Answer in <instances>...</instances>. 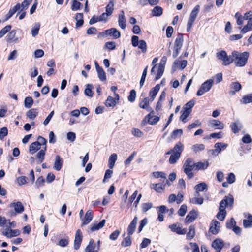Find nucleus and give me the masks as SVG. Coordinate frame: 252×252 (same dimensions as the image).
<instances>
[{"label": "nucleus", "mask_w": 252, "mask_h": 252, "mask_svg": "<svg viewBox=\"0 0 252 252\" xmlns=\"http://www.w3.org/2000/svg\"><path fill=\"white\" fill-rule=\"evenodd\" d=\"M234 199L232 196H225L221 201L220 204L219 211L217 214V218L220 221L223 220L226 214L225 208L230 206L231 207L233 204Z\"/></svg>", "instance_id": "1"}, {"label": "nucleus", "mask_w": 252, "mask_h": 252, "mask_svg": "<svg viewBox=\"0 0 252 252\" xmlns=\"http://www.w3.org/2000/svg\"><path fill=\"white\" fill-rule=\"evenodd\" d=\"M249 56V53L248 52L240 53L235 51L232 52V58L234 61L235 65L238 67L245 66L247 62Z\"/></svg>", "instance_id": "2"}, {"label": "nucleus", "mask_w": 252, "mask_h": 252, "mask_svg": "<svg viewBox=\"0 0 252 252\" xmlns=\"http://www.w3.org/2000/svg\"><path fill=\"white\" fill-rule=\"evenodd\" d=\"M152 176L155 178H160L162 182L166 181L164 184L160 183L153 184L151 187L153 189H163L169 186V181L166 179V175L165 173L161 171H156L152 173Z\"/></svg>", "instance_id": "3"}, {"label": "nucleus", "mask_w": 252, "mask_h": 252, "mask_svg": "<svg viewBox=\"0 0 252 252\" xmlns=\"http://www.w3.org/2000/svg\"><path fill=\"white\" fill-rule=\"evenodd\" d=\"M184 145L181 143H177L172 150L169 162L170 164L175 163L180 157L181 154L183 150Z\"/></svg>", "instance_id": "4"}, {"label": "nucleus", "mask_w": 252, "mask_h": 252, "mask_svg": "<svg viewBox=\"0 0 252 252\" xmlns=\"http://www.w3.org/2000/svg\"><path fill=\"white\" fill-rule=\"evenodd\" d=\"M184 172L188 176L189 178H191L193 177V173L192 172L193 169L195 170V163L191 158H188L185 161L183 165Z\"/></svg>", "instance_id": "5"}, {"label": "nucleus", "mask_w": 252, "mask_h": 252, "mask_svg": "<svg viewBox=\"0 0 252 252\" xmlns=\"http://www.w3.org/2000/svg\"><path fill=\"white\" fill-rule=\"evenodd\" d=\"M216 57L218 60L222 61V64L227 65L233 61V59L230 56H228L226 52L224 50H221L216 53Z\"/></svg>", "instance_id": "6"}, {"label": "nucleus", "mask_w": 252, "mask_h": 252, "mask_svg": "<svg viewBox=\"0 0 252 252\" xmlns=\"http://www.w3.org/2000/svg\"><path fill=\"white\" fill-rule=\"evenodd\" d=\"M200 7L199 5H196L193 9L191 11L189 17L188 19L187 25V32H189L192 26V24L195 20L197 16L199 11Z\"/></svg>", "instance_id": "7"}, {"label": "nucleus", "mask_w": 252, "mask_h": 252, "mask_svg": "<svg viewBox=\"0 0 252 252\" xmlns=\"http://www.w3.org/2000/svg\"><path fill=\"white\" fill-rule=\"evenodd\" d=\"M184 38L182 34H179L174 42L173 57L175 58L179 54L183 46Z\"/></svg>", "instance_id": "8"}, {"label": "nucleus", "mask_w": 252, "mask_h": 252, "mask_svg": "<svg viewBox=\"0 0 252 252\" xmlns=\"http://www.w3.org/2000/svg\"><path fill=\"white\" fill-rule=\"evenodd\" d=\"M213 80L212 79H209L203 83L197 92V96H201L205 92L209 91L213 85Z\"/></svg>", "instance_id": "9"}, {"label": "nucleus", "mask_w": 252, "mask_h": 252, "mask_svg": "<svg viewBox=\"0 0 252 252\" xmlns=\"http://www.w3.org/2000/svg\"><path fill=\"white\" fill-rule=\"evenodd\" d=\"M2 234L8 238H11L19 235L20 234V231L18 229L13 230L9 227L3 230Z\"/></svg>", "instance_id": "10"}, {"label": "nucleus", "mask_w": 252, "mask_h": 252, "mask_svg": "<svg viewBox=\"0 0 252 252\" xmlns=\"http://www.w3.org/2000/svg\"><path fill=\"white\" fill-rule=\"evenodd\" d=\"M82 241V232L80 229H78L75 233V239L74 242V248L75 250H78L80 248Z\"/></svg>", "instance_id": "11"}, {"label": "nucleus", "mask_w": 252, "mask_h": 252, "mask_svg": "<svg viewBox=\"0 0 252 252\" xmlns=\"http://www.w3.org/2000/svg\"><path fill=\"white\" fill-rule=\"evenodd\" d=\"M93 218V211L91 210H88L85 215L84 217H83L81 219L82 221V223L81 224V226L83 225H87L89 224L91 221L92 220Z\"/></svg>", "instance_id": "12"}, {"label": "nucleus", "mask_w": 252, "mask_h": 252, "mask_svg": "<svg viewBox=\"0 0 252 252\" xmlns=\"http://www.w3.org/2000/svg\"><path fill=\"white\" fill-rule=\"evenodd\" d=\"M211 246L217 252H220L224 246V242L221 239H216L212 242Z\"/></svg>", "instance_id": "13"}, {"label": "nucleus", "mask_w": 252, "mask_h": 252, "mask_svg": "<svg viewBox=\"0 0 252 252\" xmlns=\"http://www.w3.org/2000/svg\"><path fill=\"white\" fill-rule=\"evenodd\" d=\"M10 208H13L17 213H21L24 210V207L22 203L19 201L13 202L9 205Z\"/></svg>", "instance_id": "14"}, {"label": "nucleus", "mask_w": 252, "mask_h": 252, "mask_svg": "<svg viewBox=\"0 0 252 252\" xmlns=\"http://www.w3.org/2000/svg\"><path fill=\"white\" fill-rule=\"evenodd\" d=\"M85 252H98V247H96L93 239L90 240L89 244L85 248Z\"/></svg>", "instance_id": "15"}, {"label": "nucleus", "mask_w": 252, "mask_h": 252, "mask_svg": "<svg viewBox=\"0 0 252 252\" xmlns=\"http://www.w3.org/2000/svg\"><path fill=\"white\" fill-rule=\"evenodd\" d=\"M104 33L106 35L112 36L115 39L119 38L121 35L120 32L116 28H111L107 30Z\"/></svg>", "instance_id": "16"}, {"label": "nucleus", "mask_w": 252, "mask_h": 252, "mask_svg": "<svg viewBox=\"0 0 252 252\" xmlns=\"http://www.w3.org/2000/svg\"><path fill=\"white\" fill-rule=\"evenodd\" d=\"M241 85L238 82H234L230 84L231 90L229 91V94L231 95H233L235 94L236 92H238L241 89Z\"/></svg>", "instance_id": "17"}, {"label": "nucleus", "mask_w": 252, "mask_h": 252, "mask_svg": "<svg viewBox=\"0 0 252 252\" xmlns=\"http://www.w3.org/2000/svg\"><path fill=\"white\" fill-rule=\"evenodd\" d=\"M210 126L215 129H222L224 128L223 124L218 120H212L209 122Z\"/></svg>", "instance_id": "18"}, {"label": "nucleus", "mask_w": 252, "mask_h": 252, "mask_svg": "<svg viewBox=\"0 0 252 252\" xmlns=\"http://www.w3.org/2000/svg\"><path fill=\"white\" fill-rule=\"evenodd\" d=\"M197 217V212L195 210L190 211L186 218V222L189 224L193 222Z\"/></svg>", "instance_id": "19"}, {"label": "nucleus", "mask_w": 252, "mask_h": 252, "mask_svg": "<svg viewBox=\"0 0 252 252\" xmlns=\"http://www.w3.org/2000/svg\"><path fill=\"white\" fill-rule=\"evenodd\" d=\"M137 222V217L135 216L128 226L127 230L128 232V234L129 235H132L135 231Z\"/></svg>", "instance_id": "20"}, {"label": "nucleus", "mask_w": 252, "mask_h": 252, "mask_svg": "<svg viewBox=\"0 0 252 252\" xmlns=\"http://www.w3.org/2000/svg\"><path fill=\"white\" fill-rule=\"evenodd\" d=\"M150 98L146 97L144 98L139 103V107L141 108L146 110L147 111H151L152 108L149 106Z\"/></svg>", "instance_id": "21"}, {"label": "nucleus", "mask_w": 252, "mask_h": 252, "mask_svg": "<svg viewBox=\"0 0 252 252\" xmlns=\"http://www.w3.org/2000/svg\"><path fill=\"white\" fill-rule=\"evenodd\" d=\"M220 223L218 221H213L209 229L210 232L213 234H217L220 230Z\"/></svg>", "instance_id": "22"}, {"label": "nucleus", "mask_w": 252, "mask_h": 252, "mask_svg": "<svg viewBox=\"0 0 252 252\" xmlns=\"http://www.w3.org/2000/svg\"><path fill=\"white\" fill-rule=\"evenodd\" d=\"M154 112L153 111H151L150 113L148 115V122L151 125H154L157 123L159 118L157 116L154 115Z\"/></svg>", "instance_id": "23"}, {"label": "nucleus", "mask_w": 252, "mask_h": 252, "mask_svg": "<svg viewBox=\"0 0 252 252\" xmlns=\"http://www.w3.org/2000/svg\"><path fill=\"white\" fill-rule=\"evenodd\" d=\"M118 23L120 28L124 30L125 29L126 27V20L123 11H121V14L119 16Z\"/></svg>", "instance_id": "24"}, {"label": "nucleus", "mask_w": 252, "mask_h": 252, "mask_svg": "<svg viewBox=\"0 0 252 252\" xmlns=\"http://www.w3.org/2000/svg\"><path fill=\"white\" fill-rule=\"evenodd\" d=\"M169 228L172 231L175 232L178 234L183 235L186 233V230L185 229H182L180 227L177 226L176 224L170 225Z\"/></svg>", "instance_id": "25"}, {"label": "nucleus", "mask_w": 252, "mask_h": 252, "mask_svg": "<svg viewBox=\"0 0 252 252\" xmlns=\"http://www.w3.org/2000/svg\"><path fill=\"white\" fill-rule=\"evenodd\" d=\"M47 147L45 146L43 149H41L39 152L36 154V158L38 160V162L39 163H42L44 160L45 152L46 151Z\"/></svg>", "instance_id": "26"}, {"label": "nucleus", "mask_w": 252, "mask_h": 252, "mask_svg": "<svg viewBox=\"0 0 252 252\" xmlns=\"http://www.w3.org/2000/svg\"><path fill=\"white\" fill-rule=\"evenodd\" d=\"M105 223L106 220H105L104 219L102 220L100 222H99L98 223L94 224L91 227L90 231L93 232L99 230L100 229L104 227Z\"/></svg>", "instance_id": "27"}, {"label": "nucleus", "mask_w": 252, "mask_h": 252, "mask_svg": "<svg viewBox=\"0 0 252 252\" xmlns=\"http://www.w3.org/2000/svg\"><path fill=\"white\" fill-rule=\"evenodd\" d=\"M227 147V144L223 143H217L214 145L215 149L213 150V153H220L222 150L225 149Z\"/></svg>", "instance_id": "28"}, {"label": "nucleus", "mask_w": 252, "mask_h": 252, "mask_svg": "<svg viewBox=\"0 0 252 252\" xmlns=\"http://www.w3.org/2000/svg\"><path fill=\"white\" fill-rule=\"evenodd\" d=\"M41 148L40 146L37 142H34L29 147V153L33 154Z\"/></svg>", "instance_id": "29"}, {"label": "nucleus", "mask_w": 252, "mask_h": 252, "mask_svg": "<svg viewBox=\"0 0 252 252\" xmlns=\"http://www.w3.org/2000/svg\"><path fill=\"white\" fill-rule=\"evenodd\" d=\"M63 164V160L59 156H57L55 158V161L54 165V168L59 171L61 170Z\"/></svg>", "instance_id": "30"}, {"label": "nucleus", "mask_w": 252, "mask_h": 252, "mask_svg": "<svg viewBox=\"0 0 252 252\" xmlns=\"http://www.w3.org/2000/svg\"><path fill=\"white\" fill-rule=\"evenodd\" d=\"M231 128L234 133H237L242 128V124L239 122L233 123L230 125Z\"/></svg>", "instance_id": "31"}, {"label": "nucleus", "mask_w": 252, "mask_h": 252, "mask_svg": "<svg viewBox=\"0 0 252 252\" xmlns=\"http://www.w3.org/2000/svg\"><path fill=\"white\" fill-rule=\"evenodd\" d=\"M187 64V61L186 60L180 61L179 59H177L175 61L174 65L175 68H178L180 66L181 69H183L186 67Z\"/></svg>", "instance_id": "32"}, {"label": "nucleus", "mask_w": 252, "mask_h": 252, "mask_svg": "<svg viewBox=\"0 0 252 252\" xmlns=\"http://www.w3.org/2000/svg\"><path fill=\"white\" fill-rule=\"evenodd\" d=\"M117 159V155L116 153H113L110 155L108 160V166L110 169L113 168L115 165L116 161Z\"/></svg>", "instance_id": "33"}, {"label": "nucleus", "mask_w": 252, "mask_h": 252, "mask_svg": "<svg viewBox=\"0 0 252 252\" xmlns=\"http://www.w3.org/2000/svg\"><path fill=\"white\" fill-rule=\"evenodd\" d=\"M159 85H157L155 87H154L152 90L151 91H150V93H149V95L151 97V98L150 100H151V101H153L156 95L157 94L158 92L159 91Z\"/></svg>", "instance_id": "34"}, {"label": "nucleus", "mask_w": 252, "mask_h": 252, "mask_svg": "<svg viewBox=\"0 0 252 252\" xmlns=\"http://www.w3.org/2000/svg\"><path fill=\"white\" fill-rule=\"evenodd\" d=\"M38 111L37 109L33 108L29 110L26 113V116L30 119H34L38 115Z\"/></svg>", "instance_id": "35"}, {"label": "nucleus", "mask_w": 252, "mask_h": 252, "mask_svg": "<svg viewBox=\"0 0 252 252\" xmlns=\"http://www.w3.org/2000/svg\"><path fill=\"white\" fill-rule=\"evenodd\" d=\"M93 88L94 86L92 84H87L84 91L85 95L89 97H92L94 95V92L92 91Z\"/></svg>", "instance_id": "36"}, {"label": "nucleus", "mask_w": 252, "mask_h": 252, "mask_svg": "<svg viewBox=\"0 0 252 252\" xmlns=\"http://www.w3.org/2000/svg\"><path fill=\"white\" fill-rule=\"evenodd\" d=\"M252 30V19L248 20L246 25L242 28L241 33L244 34L248 31Z\"/></svg>", "instance_id": "37"}, {"label": "nucleus", "mask_w": 252, "mask_h": 252, "mask_svg": "<svg viewBox=\"0 0 252 252\" xmlns=\"http://www.w3.org/2000/svg\"><path fill=\"white\" fill-rule=\"evenodd\" d=\"M209 166L208 161L204 162H198L195 163V170L198 171L199 170H204L206 169Z\"/></svg>", "instance_id": "38"}, {"label": "nucleus", "mask_w": 252, "mask_h": 252, "mask_svg": "<svg viewBox=\"0 0 252 252\" xmlns=\"http://www.w3.org/2000/svg\"><path fill=\"white\" fill-rule=\"evenodd\" d=\"M20 10V4L18 3L12 8L10 9L6 15V20L9 19L17 11Z\"/></svg>", "instance_id": "39"}, {"label": "nucleus", "mask_w": 252, "mask_h": 252, "mask_svg": "<svg viewBox=\"0 0 252 252\" xmlns=\"http://www.w3.org/2000/svg\"><path fill=\"white\" fill-rule=\"evenodd\" d=\"M16 35V31L15 30L11 31L6 36L7 41L8 42L13 40V42L16 43L18 41V38H14Z\"/></svg>", "instance_id": "40"}, {"label": "nucleus", "mask_w": 252, "mask_h": 252, "mask_svg": "<svg viewBox=\"0 0 252 252\" xmlns=\"http://www.w3.org/2000/svg\"><path fill=\"white\" fill-rule=\"evenodd\" d=\"M195 235V227L191 225L189 227V232L187 234V239L189 240H191Z\"/></svg>", "instance_id": "41"}, {"label": "nucleus", "mask_w": 252, "mask_h": 252, "mask_svg": "<svg viewBox=\"0 0 252 252\" xmlns=\"http://www.w3.org/2000/svg\"><path fill=\"white\" fill-rule=\"evenodd\" d=\"M164 70V64L162 63H160L159 65L158 66V72L155 77L156 80L159 79L161 76L162 75L163 72Z\"/></svg>", "instance_id": "42"}, {"label": "nucleus", "mask_w": 252, "mask_h": 252, "mask_svg": "<svg viewBox=\"0 0 252 252\" xmlns=\"http://www.w3.org/2000/svg\"><path fill=\"white\" fill-rule=\"evenodd\" d=\"M243 223L244 227L246 228L252 226V216L249 215L247 219L243 220Z\"/></svg>", "instance_id": "43"}, {"label": "nucleus", "mask_w": 252, "mask_h": 252, "mask_svg": "<svg viewBox=\"0 0 252 252\" xmlns=\"http://www.w3.org/2000/svg\"><path fill=\"white\" fill-rule=\"evenodd\" d=\"M105 105L107 107H114L116 105V101L115 99L111 96H109L105 102Z\"/></svg>", "instance_id": "44"}, {"label": "nucleus", "mask_w": 252, "mask_h": 252, "mask_svg": "<svg viewBox=\"0 0 252 252\" xmlns=\"http://www.w3.org/2000/svg\"><path fill=\"white\" fill-rule=\"evenodd\" d=\"M114 192V190H108L107 194L103 196L102 204L103 205H106L109 203L110 201L109 195H112Z\"/></svg>", "instance_id": "45"}, {"label": "nucleus", "mask_w": 252, "mask_h": 252, "mask_svg": "<svg viewBox=\"0 0 252 252\" xmlns=\"http://www.w3.org/2000/svg\"><path fill=\"white\" fill-rule=\"evenodd\" d=\"M163 12L162 8L160 6H155L152 10V15L153 16H159Z\"/></svg>", "instance_id": "46"}, {"label": "nucleus", "mask_w": 252, "mask_h": 252, "mask_svg": "<svg viewBox=\"0 0 252 252\" xmlns=\"http://www.w3.org/2000/svg\"><path fill=\"white\" fill-rule=\"evenodd\" d=\"M195 104V101L191 100L187 103L183 107V109L187 111H189L190 112H191L192 107Z\"/></svg>", "instance_id": "47"}, {"label": "nucleus", "mask_w": 252, "mask_h": 252, "mask_svg": "<svg viewBox=\"0 0 252 252\" xmlns=\"http://www.w3.org/2000/svg\"><path fill=\"white\" fill-rule=\"evenodd\" d=\"M182 115L180 116V119L184 123L187 122V118L190 115V113L189 111L183 110L181 111Z\"/></svg>", "instance_id": "48"}, {"label": "nucleus", "mask_w": 252, "mask_h": 252, "mask_svg": "<svg viewBox=\"0 0 252 252\" xmlns=\"http://www.w3.org/2000/svg\"><path fill=\"white\" fill-rule=\"evenodd\" d=\"M82 7L81 3L76 0H73L71 6V9L72 11H76L80 9Z\"/></svg>", "instance_id": "49"}, {"label": "nucleus", "mask_w": 252, "mask_h": 252, "mask_svg": "<svg viewBox=\"0 0 252 252\" xmlns=\"http://www.w3.org/2000/svg\"><path fill=\"white\" fill-rule=\"evenodd\" d=\"M40 24L39 23H35L34 27L32 29V36L35 37L38 34L40 29Z\"/></svg>", "instance_id": "50"}, {"label": "nucleus", "mask_w": 252, "mask_h": 252, "mask_svg": "<svg viewBox=\"0 0 252 252\" xmlns=\"http://www.w3.org/2000/svg\"><path fill=\"white\" fill-rule=\"evenodd\" d=\"M33 101L31 97H27L25 99L24 106L27 108H31L33 105Z\"/></svg>", "instance_id": "51"}, {"label": "nucleus", "mask_w": 252, "mask_h": 252, "mask_svg": "<svg viewBox=\"0 0 252 252\" xmlns=\"http://www.w3.org/2000/svg\"><path fill=\"white\" fill-rule=\"evenodd\" d=\"M252 102V96L250 95H247L244 96L240 100L242 104H246Z\"/></svg>", "instance_id": "52"}, {"label": "nucleus", "mask_w": 252, "mask_h": 252, "mask_svg": "<svg viewBox=\"0 0 252 252\" xmlns=\"http://www.w3.org/2000/svg\"><path fill=\"white\" fill-rule=\"evenodd\" d=\"M131 244V240L130 235H129L126 238H125L124 240L122 242L121 245L123 247H126L127 246H130Z\"/></svg>", "instance_id": "53"}, {"label": "nucleus", "mask_w": 252, "mask_h": 252, "mask_svg": "<svg viewBox=\"0 0 252 252\" xmlns=\"http://www.w3.org/2000/svg\"><path fill=\"white\" fill-rule=\"evenodd\" d=\"M97 72L98 74V77L101 81H103L106 80V73L102 68L97 71Z\"/></svg>", "instance_id": "54"}, {"label": "nucleus", "mask_w": 252, "mask_h": 252, "mask_svg": "<svg viewBox=\"0 0 252 252\" xmlns=\"http://www.w3.org/2000/svg\"><path fill=\"white\" fill-rule=\"evenodd\" d=\"M147 1L152 5H156L159 2V0H140L139 2L141 4L144 5L147 3Z\"/></svg>", "instance_id": "55"}, {"label": "nucleus", "mask_w": 252, "mask_h": 252, "mask_svg": "<svg viewBox=\"0 0 252 252\" xmlns=\"http://www.w3.org/2000/svg\"><path fill=\"white\" fill-rule=\"evenodd\" d=\"M32 0H24V1L20 4V11L24 9H27Z\"/></svg>", "instance_id": "56"}, {"label": "nucleus", "mask_w": 252, "mask_h": 252, "mask_svg": "<svg viewBox=\"0 0 252 252\" xmlns=\"http://www.w3.org/2000/svg\"><path fill=\"white\" fill-rule=\"evenodd\" d=\"M132 134L136 137H141L143 136V133L139 129L133 128L131 130Z\"/></svg>", "instance_id": "57"}, {"label": "nucleus", "mask_w": 252, "mask_h": 252, "mask_svg": "<svg viewBox=\"0 0 252 252\" xmlns=\"http://www.w3.org/2000/svg\"><path fill=\"white\" fill-rule=\"evenodd\" d=\"M205 146L203 144H195L192 147L193 150L195 152L197 153L199 151H201L204 149Z\"/></svg>", "instance_id": "58"}, {"label": "nucleus", "mask_w": 252, "mask_h": 252, "mask_svg": "<svg viewBox=\"0 0 252 252\" xmlns=\"http://www.w3.org/2000/svg\"><path fill=\"white\" fill-rule=\"evenodd\" d=\"M27 178L26 176H22L20 177H19L17 180L16 182L17 183L21 186L27 183Z\"/></svg>", "instance_id": "59"}, {"label": "nucleus", "mask_w": 252, "mask_h": 252, "mask_svg": "<svg viewBox=\"0 0 252 252\" xmlns=\"http://www.w3.org/2000/svg\"><path fill=\"white\" fill-rule=\"evenodd\" d=\"M187 207L186 206V205L185 204H183L180 208L179 209V210H178V214L179 216H184L186 212H187Z\"/></svg>", "instance_id": "60"}, {"label": "nucleus", "mask_w": 252, "mask_h": 252, "mask_svg": "<svg viewBox=\"0 0 252 252\" xmlns=\"http://www.w3.org/2000/svg\"><path fill=\"white\" fill-rule=\"evenodd\" d=\"M136 91L134 90H132L130 92V94L128 97V100L131 102L135 101L136 98Z\"/></svg>", "instance_id": "61"}, {"label": "nucleus", "mask_w": 252, "mask_h": 252, "mask_svg": "<svg viewBox=\"0 0 252 252\" xmlns=\"http://www.w3.org/2000/svg\"><path fill=\"white\" fill-rule=\"evenodd\" d=\"M114 4L112 2H110L106 8V12L107 15H110L113 11Z\"/></svg>", "instance_id": "62"}, {"label": "nucleus", "mask_w": 252, "mask_h": 252, "mask_svg": "<svg viewBox=\"0 0 252 252\" xmlns=\"http://www.w3.org/2000/svg\"><path fill=\"white\" fill-rule=\"evenodd\" d=\"M11 28V26L10 25H8L4 27L0 31V38L3 37L9 31H10Z\"/></svg>", "instance_id": "63"}, {"label": "nucleus", "mask_w": 252, "mask_h": 252, "mask_svg": "<svg viewBox=\"0 0 252 252\" xmlns=\"http://www.w3.org/2000/svg\"><path fill=\"white\" fill-rule=\"evenodd\" d=\"M236 225V221L233 218H231L226 222V227L228 229H232Z\"/></svg>", "instance_id": "64"}]
</instances>
